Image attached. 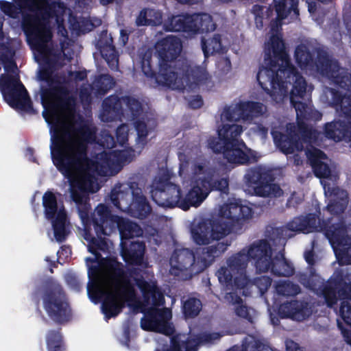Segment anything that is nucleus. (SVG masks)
Instances as JSON below:
<instances>
[{
	"label": "nucleus",
	"instance_id": "13d9d810",
	"mask_svg": "<svg viewBox=\"0 0 351 351\" xmlns=\"http://www.w3.org/2000/svg\"><path fill=\"white\" fill-rule=\"evenodd\" d=\"M339 315L344 323L351 327V304L348 302H341Z\"/></svg>",
	"mask_w": 351,
	"mask_h": 351
},
{
	"label": "nucleus",
	"instance_id": "9b49d317",
	"mask_svg": "<svg viewBox=\"0 0 351 351\" xmlns=\"http://www.w3.org/2000/svg\"><path fill=\"white\" fill-rule=\"evenodd\" d=\"M43 305L48 317L62 325L72 318V309L63 287L58 283L47 285L42 293Z\"/></svg>",
	"mask_w": 351,
	"mask_h": 351
},
{
	"label": "nucleus",
	"instance_id": "39448f33",
	"mask_svg": "<svg viewBox=\"0 0 351 351\" xmlns=\"http://www.w3.org/2000/svg\"><path fill=\"white\" fill-rule=\"evenodd\" d=\"M207 184L203 177L196 179L183 196L180 185L172 183L169 178L156 177L151 184L150 193L152 200L160 207L179 208L186 211L191 207H199L208 197Z\"/></svg>",
	"mask_w": 351,
	"mask_h": 351
},
{
	"label": "nucleus",
	"instance_id": "f3484780",
	"mask_svg": "<svg viewBox=\"0 0 351 351\" xmlns=\"http://www.w3.org/2000/svg\"><path fill=\"white\" fill-rule=\"evenodd\" d=\"M136 300V291L130 280H125L121 289L106 292L101 304L102 313L106 319L117 317L122 312L125 302L131 306Z\"/></svg>",
	"mask_w": 351,
	"mask_h": 351
},
{
	"label": "nucleus",
	"instance_id": "338daca9",
	"mask_svg": "<svg viewBox=\"0 0 351 351\" xmlns=\"http://www.w3.org/2000/svg\"><path fill=\"white\" fill-rule=\"evenodd\" d=\"M156 312L161 325H165V323L168 322L171 317V313L167 308L158 309L154 308Z\"/></svg>",
	"mask_w": 351,
	"mask_h": 351
},
{
	"label": "nucleus",
	"instance_id": "7c9ffc66",
	"mask_svg": "<svg viewBox=\"0 0 351 351\" xmlns=\"http://www.w3.org/2000/svg\"><path fill=\"white\" fill-rule=\"evenodd\" d=\"M272 134L275 143L283 154L286 155L291 154L295 150L300 151L302 149V145L295 136L280 132H275Z\"/></svg>",
	"mask_w": 351,
	"mask_h": 351
},
{
	"label": "nucleus",
	"instance_id": "ea45409f",
	"mask_svg": "<svg viewBox=\"0 0 351 351\" xmlns=\"http://www.w3.org/2000/svg\"><path fill=\"white\" fill-rule=\"evenodd\" d=\"M114 78L108 74L98 75L93 82V89L97 96L105 95L114 86Z\"/></svg>",
	"mask_w": 351,
	"mask_h": 351
},
{
	"label": "nucleus",
	"instance_id": "e2e57ef3",
	"mask_svg": "<svg viewBox=\"0 0 351 351\" xmlns=\"http://www.w3.org/2000/svg\"><path fill=\"white\" fill-rule=\"evenodd\" d=\"M234 311L237 316L245 319L250 323L253 322V318L252 315L250 314L247 306L243 305V303L241 304H238L235 307Z\"/></svg>",
	"mask_w": 351,
	"mask_h": 351
},
{
	"label": "nucleus",
	"instance_id": "412c9836",
	"mask_svg": "<svg viewBox=\"0 0 351 351\" xmlns=\"http://www.w3.org/2000/svg\"><path fill=\"white\" fill-rule=\"evenodd\" d=\"M129 186L132 193V202L128 206L130 215L139 219H146L152 212L149 201L138 182H130Z\"/></svg>",
	"mask_w": 351,
	"mask_h": 351
},
{
	"label": "nucleus",
	"instance_id": "7ed1b4c3",
	"mask_svg": "<svg viewBox=\"0 0 351 351\" xmlns=\"http://www.w3.org/2000/svg\"><path fill=\"white\" fill-rule=\"evenodd\" d=\"M330 219H321L315 213H308L305 216L294 217L285 226L276 228L279 237H291L293 232L309 233L314 231H324L325 236L333 247L338 258L351 264V236L348 234V228L343 221L331 224Z\"/></svg>",
	"mask_w": 351,
	"mask_h": 351
},
{
	"label": "nucleus",
	"instance_id": "dca6fc26",
	"mask_svg": "<svg viewBox=\"0 0 351 351\" xmlns=\"http://www.w3.org/2000/svg\"><path fill=\"white\" fill-rule=\"evenodd\" d=\"M97 213V215L106 219L102 227L103 233H101V238L109 236L117 229L119 232L121 241H128L130 239L138 237L143 234V230L138 223L112 214L110 206H101Z\"/></svg>",
	"mask_w": 351,
	"mask_h": 351
},
{
	"label": "nucleus",
	"instance_id": "8fccbe9b",
	"mask_svg": "<svg viewBox=\"0 0 351 351\" xmlns=\"http://www.w3.org/2000/svg\"><path fill=\"white\" fill-rule=\"evenodd\" d=\"M157 12L154 9L143 8L136 19V25L138 27L154 25L156 23L152 19Z\"/></svg>",
	"mask_w": 351,
	"mask_h": 351
},
{
	"label": "nucleus",
	"instance_id": "f257e3e1",
	"mask_svg": "<svg viewBox=\"0 0 351 351\" xmlns=\"http://www.w3.org/2000/svg\"><path fill=\"white\" fill-rule=\"evenodd\" d=\"M253 214L251 207L241 202H230L221 206L219 218L204 219L191 229L194 243L207 246L197 247L195 252L188 248L176 249L170 258L172 269L189 271L193 274L204 271L232 243L231 240H219L232 232L241 234L244 223Z\"/></svg>",
	"mask_w": 351,
	"mask_h": 351
},
{
	"label": "nucleus",
	"instance_id": "c756f323",
	"mask_svg": "<svg viewBox=\"0 0 351 351\" xmlns=\"http://www.w3.org/2000/svg\"><path fill=\"white\" fill-rule=\"evenodd\" d=\"M307 303L293 300L281 304L278 308V314L281 318L291 317L304 319Z\"/></svg>",
	"mask_w": 351,
	"mask_h": 351
},
{
	"label": "nucleus",
	"instance_id": "3c124183",
	"mask_svg": "<svg viewBox=\"0 0 351 351\" xmlns=\"http://www.w3.org/2000/svg\"><path fill=\"white\" fill-rule=\"evenodd\" d=\"M232 271L228 267H221L217 271L219 282L226 287L227 289L233 288V275Z\"/></svg>",
	"mask_w": 351,
	"mask_h": 351
},
{
	"label": "nucleus",
	"instance_id": "f8f14e48",
	"mask_svg": "<svg viewBox=\"0 0 351 351\" xmlns=\"http://www.w3.org/2000/svg\"><path fill=\"white\" fill-rule=\"evenodd\" d=\"M0 91L4 100L12 108L29 114H36L28 93L18 75L1 74Z\"/></svg>",
	"mask_w": 351,
	"mask_h": 351
},
{
	"label": "nucleus",
	"instance_id": "5701e85b",
	"mask_svg": "<svg viewBox=\"0 0 351 351\" xmlns=\"http://www.w3.org/2000/svg\"><path fill=\"white\" fill-rule=\"evenodd\" d=\"M291 87L289 93L290 102L295 108L298 119H308V108L306 103L297 100L302 99L306 93L307 83L300 73L289 85Z\"/></svg>",
	"mask_w": 351,
	"mask_h": 351
},
{
	"label": "nucleus",
	"instance_id": "79ce46f5",
	"mask_svg": "<svg viewBox=\"0 0 351 351\" xmlns=\"http://www.w3.org/2000/svg\"><path fill=\"white\" fill-rule=\"evenodd\" d=\"M101 55L111 69H117L119 65L118 54L115 47L112 44H106L101 47Z\"/></svg>",
	"mask_w": 351,
	"mask_h": 351
},
{
	"label": "nucleus",
	"instance_id": "4be33fe9",
	"mask_svg": "<svg viewBox=\"0 0 351 351\" xmlns=\"http://www.w3.org/2000/svg\"><path fill=\"white\" fill-rule=\"evenodd\" d=\"M271 48L273 56L271 54L270 49L265 52L264 60L266 64L272 66L281 65L282 67H295L291 62L289 54L285 49V44L281 37L278 35H272L270 38Z\"/></svg>",
	"mask_w": 351,
	"mask_h": 351
},
{
	"label": "nucleus",
	"instance_id": "052dcab7",
	"mask_svg": "<svg viewBox=\"0 0 351 351\" xmlns=\"http://www.w3.org/2000/svg\"><path fill=\"white\" fill-rule=\"evenodd\" d=\"M192 76L195 85L204 84L208 80V73L199 69L193 70Z\"/></svg>",
	"mask_w": 351,
	"mask_h": 351
},
{
	"label": "nucleus",
	"instance_id": "bf43d9fd",
	"mask_svg": "<svg viewBox=\"0 0 351 351\" xmlns=\"http://www.w3.org/2000/svg\"><path fill=\"white\" fill-rule=\"evenodd\" d=\"M116 157L117 160L120 162L129 163L136 157L135 150L132 148H129L119 151Z\"/></svg>",
	"mask_w": 351,
	"mask_h": 351
},
{
	"label": "nucleus",
	"instance_id": "49530a36",
	"mask_svg": "<svg viewBox=\"0 0 351 351\" xmlns=\"http://www.w3.org/2000/svg\"><path fill=\"white\" fill-rule=\"evenodd\" d=\"M134 128L137 133L136 145L138 148L143 149L147 143L149 130L145 121L136 120L134 121Z\"/></svg>",
	"mask_w": 351,
	"mask_h": 351
},
{
	"label": "nucleus",
	"instance_id": "69168bd1",
	"mask_svg": "<svg viewBox=\"0 0 351 351\" xmlns=\"http://www.w3.org/2000/svg\"><path fill=\"white\" fill-rule=\"evenodd\" d=\"M156 312L161 325H165V323L168 322L171 317V313L167 308L158 309L154 308Z\"/></svg>",
	"mask_w": 351,
	"mask_h": 351
},
{
	"label": "nucleus",
	"instance_id": "72a5a7b5",
	"mask_svg": "<svg viewBox=\"0 0 351 351\" xmlns=\"http://www.w3.org/2000/svg\"><path fill=\"white\" fill-rule=\"evenodd\" d=\"M138 288L142 293L143 298L146 302L152 300L155 306H160L163 304L164 296L158 288L154 284L149 282L140 281L138 283Z\"/></svg>",
	"mask_w": 351,
	"mask_h": 351
},
{
	"label": "nucleus",
	"instance_id": "e433bc0d",
	"mask_svg": "<svg viewBox=\"0 0 351 351\" xmlns=\"http://www.w3.org/2000/svg\"><path fill=\"white\" fill-rule=\"evenodd\" d=\"M182 313L185 319L196 317L202 308V301L195 297L189 296L186 299H182Z\"/></svg>",
	"mask_w": 351,
	"mask_h": 351
},
{
	"label": "nucleus",
	"instance_id": "a18cd8bd",
	"mask_svg": "<svg viewBox=\"0 0 351 351\" xmlns=\"http://www.w3.org/2000/svg\"><path fill=\"white\" fill-rule=\"evenodd\" d=\"M321 294L328 307L331 308L337 304L338 290L335 284L328 282L324 285L321 289Z\"/></svg>",
	"mask_w": 351,
	"mask_h": 351
},
{
	"label": "nucleus",
	"instance_id": "4468645a",
	"mask_svg": "<svg viewBox=\"0 0 351 351\" xmlns=\"http://www.w3.org/2000/svg\"><path fill=\"white\" fill-rule=\"evenodd\" d=\"M260 252L261 257L256 262V269L259 273L270 271L276 276L290 277L295 274V268L291 263L288 261L282 252H279L272 258V249L269 243L261 239L259 247L252 249L251 253Z\"/></svg>",
	"mask_w": 351,
	"mask_h": 351
},
{
	"label": "nucleus",
	"instance_id": "58836bf2",
	"mask_svg": "<svg viewBox=\"0 0 351 351\" xmlns=\"http://www.w3.org/2000/svg\"><path fill=\"white\" fill-rule=\"evenodd\" d=\"M43 206L44 214L47 219H53L57 216L59 211L57 197L50 191H46L43 196Z\"/></svg>",
	"mask_w": 351,
	"mask_h": 351
},
{
	"label": "nucleus",
	"instance_id": "37998d69",
	"mask_svg": "<svg viewBox=\"0 0 351 351\" xmlns=\"http://www.w3.org/2000/svg\"><path fill=\"white\" fill-rule=\"evenodd\" d=\"M208 182L206 188L209 190V194L213 191H220L223 193L228 192V180L221 178L215 179L213 175H207L203 177Z\"/></svg>",
	"mask_w": 351,
	"mask_h": 351
},
{
	"label": "nucleus",
	"instance_id": "864d4df0",
	"mask_svg": "<svg viewBox=\"0 0 351 351\" xmlns=\"http://www.w3.org/2000/svg\"><path fill=\"white\" fill-rule=\"evenodd\" d=\"M314 174L319 178H327L331 174L330 169L328 164L321 161L311 165Z\"/></svg>",
	"mask_w": 351,
	"mask_h": 351
},
{
	"label": "nucleus",
	"instance_id": "f03ea898",
	"mask_svg": "<svg viewBox=\"0 0 351 351\" xmlns=\"http://www.w3.org/2000/svg\"><path fill=\"white\" fill-rule=\"evenodd\" d=\"M1 11L9 18L18 19L21 15V28L29 43L40 54L48 56L52 33L49 26L51 19L58 23L66 10L63 2L48 0L0 1Z\"/></svg>",
	"mask_w": 351,
	"mask_h": 351
},
{
	"label": "nucleus",
	"instance_id": "0e129e2a",
	"mask_svg": "<svg viewBox=\"0 0 351 351\" xmlns=\"http://www.w3.org/2000/svg\"><path fill=\"white\" fill-rule=\"evenodd\" d=\"M180 60L178 61V62H174V65L172 66L173 67L175 68V71H178L179 73H180L181 74L179 75V77H180L182 79V81L183 82L184 84V88L181 90L182 91H183L185 88H186V86L188 85V82L189 81V73H188V71H189V69H188V66H186V68H177V66L180 65Z\"/></svg>",
	"mask_w": 351,
	"mask_h": 351
},
{
	"label": "nucleus",
	"instance_id": "423d86ee",
	"mask_svg": "<svg viewBox=\"0 0 351 351\" xmlns=\"http://www.w3.org/2000/svg\"><path fill=\"white\" fill-rule=\"evenodd\" d=\"M158 53L159 71L156 72L152 64V57H144L141 62V69L144 75L152 82V86H167L175 90H182L184 84L179 77L181 74L175 71L171 62L180 55L182 43L180 38L169 36L162 39L156 45Z\"/></svg>",
	"mask_w": 351,
	"mask_h": 351
},
{
	"label": "nucleus",
	"instance_id": "6e6d98bb",
	"mask_svg": "<svg viewBox=\"0 0 351 351\" xmlns=\"http://www.w3.org/2000/svg\"><path fill=\"white\" fill-rule=\"evenodd\" d=\"M299 289L298 285L290 282H282L277 287L278 292L283 295H295Z\"/></svg>",
	"mask_w": 351,
	"mask_h": 351
},
{
	"label": "nucleus",
	"instance_id": "09e8293b",
	"mask_svg": "<svg viewBox=\"0 0 351 351\" xmlns=\"http://www.w3.org/2000/svg\"><path fill=\"white\" fill-rule=\"evenodd\" d=\"M122 101L125 104L133 119L138 117L143 112V106L141 101L132 96L122 97Z\"/></svg>",
	"mask_w": 351,
	"mask_h": 351
},
{
	"label": "nucleus",
	"instance_id": "6ab92c4d",
	"mask_svg": "<svg viewBox=\"0 0 351 351\" xmlns=\"http://www.w3.org/2000/svg\"><path fill=\"white\" fill-rule=\"evenodd\" d=\"M41 103L45 109L68 110L74 105L73 97L69 96L68 88L59 80L40 88Z\"/></svg>",
	"mask_w": 351,
	"mask_h": 351
},
{
	"label": "nucleus",
	"instance_id": "c03bdc74",
	"mask_svg": "<svg viewBox=\"0 0 351 351\" xmlns=\"http://www.w3.org/2000/svg\"><path fill=\"white\" fill-rule=\"evenodd\" d=\"M160 326L161 324L154 308L150 309L145 314V317L141 319V326L144 330L156 332Z\"/></svg>",
	"mask_w": 351,
	"mask_h": 351
},
{
	"label": "nucleus",
	"instance_id": "4c0bfd02",
	"mask_svg": "<svg viewBox=\"0 0 351 351\" xmlns=\"http://www.w3.org/2000/svg\"><path fill=\"white\" fill-rule=\"evenodd\" d=\"M275 10L279 19H286L291 12L299 15L298 0H274Z\"/></svg>",
	"mask_w": 351,
	"mask_h": 351
},
{
	"label": "nucleus",
	"instance_id": "393cba45",
	"mask_svg": "<svg viewBox=\"0 0 351 351\" xmlns=\"http://www.w3.org/2000/svg\"><path fill=\"white\" fill-rule=\"evenodd\" d=\"M121 256L128 265H144L145 244L143 241H121Z\"/></svg>",
	"mask_w": 351,
	"mask_h": 351
},
{
	"label": "nucleus",
	"instance_id": "603ef678",
	"mask_svg": "<svg viewBox=\"0 0 351 351\" xmlns=\"http://www.w3.org/2000/svg\"><path fill=\"white\" fill-rule=\"evenodd\" d=\"M240 111L237 108V104L235 106H226L221 114V119L228 121H237L241 119L239 114Z\"/></svg>",
	"mask_w": 351,
	"mask_h": 351
},
{
	"label": "nucleus",
	"instance_id": "20e7f679",
	"mask_svg": "<svg viewBox=\"0 0 351 351\" xmlns=\"http://www.w3.org/2000/svg\"><path fill=\"white\" fill-rule=\"evenodd\" d=\"M51 130V158H57L60 166L66 169L68 165L80 166L92 162L88 156V144L93 141L95 134L88 125L77 129L80 138L75 141L64 123H56Z\"/></svg>",
	"mask_w": 351,
	"mask_h": 351
},
{
	"label": "nucleus",
	"instance_id": "ddd939ff",
	"mask_svg": "<svg viewBox=\"0 0 351 351\" xmlns=\"http://www.w3.org/2000/svg\"><path fill=\"white\" fill-rule=\"evenodd\" d=\"M246 185L253 194L261 197H279L283 191L275 183L276 176L271 169L257 165L250 168L244 176Z\"/></svg>",
	"mask_w": 351,
	"mask_h": 351
},
{
	"label": "nucleus",
	"instance_id": "b1692460",
	"mask_svg": "<svg viewBox=\"0 0 351 351\" xmlns=\"http://www.w3.org/2000/svg\"><path fill=\"white\" fill-rule=\"evenodd\" d=\"M325 193L328 199L326 206L327 210L333 215H340L346 210L349 203L347 191L339 186H324Z\"/></svg>",
	"mask_w": 351,
	"mask_h": 351
},
{
	"label": "nucleus",
	"instance_id": "c85d7f7f",
	"mask_svg": "<svg viewBox=\"0 0 351 351\" xmlns=\"http://www.w3.org/2000/svg\"><path fill=\"white\" fill-rule=\"evenodd\" d=\"M54 237L58 243L66 241L70 234V223L64 207L59 209L57 216L51 219Z\"/></svg>",
	"mask_w": 351,
	"mask_h": 351
},
{
	"label": "nucleus",
	"instance_id": "473e14b6",
	"mask_svg": "<svg viewBox=\"0 0 351 351\" xmlns=\"http://www.w3.org/2000/svg\"><path fill=\"white\" fill-rule=\"evenodd\" d=\"M45 343L47 351H66L61 328L48 330L45 334Z\"/></svg>",
	"mask_w": 351,
	"mask_h": 351
},
{
	"label": "nucleus",
	"instance_id": "4d7b16f0",
	"mask_svg": "<svg viewBox=\"0 0 351 351\" xmlns=\"http://www.w3.org/2000/svg\"><path fill=\"white\" fill-rule=\"evenodd\" d=\"M129 127L127 124L120 125L116 130V138L117 143L124 146L128 141Z\"/></svg>",
	"mask_w": 351,
	"mask_h": 351
},
{
	"label": "nucleus",
	"instance_id": "bb28decb",
	"mask_svg": "<svg viewBox=\"0 0 351 351\" xmlns=\"http://www.w3.org/2000/svg\"><path fill=\"white\" fill-rule=\"evenodd\" d=\"M122 97L112 95L102 102L101 117L104 121L110 122L120 119L123 114Z\"/></svg>",
	"mask_w": 351,
	"mask_h": 351
},
{
	"label": "nucleus",
	"instance_id": "774afa93",
	"mask_svg": "<svg viewBox=\"0 0 351 351\" xmlns=\"http://www.w3.org/2000/svg\"><path fill=\"white\" fill-rule=\"evenodd\" d=\"M129 271L130 276L133 278L137 287L138 283L140 281L147 282L143 276V272H144V271H143L141 269L138 267H132L129 270Z\"/></svg>",
	"mask_w": 351,
	"mask_h": 351
},
{
	"label": "nucleus",
	"instance_id": "0eeeda50",
	"mask_svg": "<svg viewBox=\"0 0 351 351\" xmlns=\"http://www.w3.org/2000/svg\"><path fill=\"white\" fill-rule=\"evenodd\" d=\"M243 127L237 124H224L218 130V137L208 139V147L215 154H223V158L230 163L246 165L250 161L249 149L239 137Z\"/></svg>",
	"mask_w": 351,
	"mask_h": 351
},
{
	"label": "nucleus",
	"instance_id": "1a4fd4ad",
	"mask_svg": "<svg viewBox=\"0 0 351 351\" xmlns=\"http://www.w3.org/2000/svg\"><path fill=\"white\" fill-rule=\"evenodd\" d=\"M300 72L296 67H282L281 65L272 66L262 65L256 75L260 87L270 96L273 101L281 103L288 97L289 85Z\"/></svg>",
	"mask_w": 351,
	"mask_h": 351
},
{
	"label": "nucleus",
	"instance_id": "5fc2aeb1",
	"mask_svg": "<svg viewBox=\"0 0 351 351\" xmlns=\"http://www.w3.org/2000/svg\"><path fill=\"white\" fill-rule=\"evenodd\" d=\"M307 158L310 162L311 165L315 164L316 162H321L322 159L327 158L326 154L321 149L312 147L306 152Z\"/></svg>",
	"mask_w": 351,
	"mask_h": 351
},
{
	"label": "nucleus",
	"instance_id": "c9c22d12",
	"mask_svg": "<svg viewBox=\"0 0 351 351\" xmlns=\"http://www.w3.org/2000/svg\"><path fill=\"white\" fill-rule=\"evenodd\" d=\"M193 20L194 35L213 32L216 29V25L209 14L195 13Z\"/></svg>",
	"mask_w": 351,
	"mask_h": 351
},
{
	"label": "nucleus",
	"instance_id": "6e6552de",
	"mask_svg": "<svg viewBox=\"0 0 351 351\" xmlns=\"http://www.w3.org/2000/svg\"><path fill=\"white\" fill-rule=\"evenodd\" d=\"M76 204L79 217L84 227V239L88 243V251L95 258L101 256L99 251L106 252L108 250V243L105 238H101L102 227L105 223V218L98 215V210L101 206H108L104 204H99L95 208L93 213H90L91 206L89 203V197H82L77 201L71 198Z\"/></svg>",
	"mask_w": 351,
	"mask_h": 351
},
{
	"label": "nucleus",
	"instance_id": "a19ab883",
	"mask_svg": "<svg viewBox=\"0 0 351 351\" xmlns=\"http://www.w3.org/2000/svg\"><path fill=\"white\" fill-rule=\"evenodd\" d=\"M202 48L206 58L210 55L219 53L222 48L221 38L219 34H215L213 38L202 39Z\"/></svg>",
	"mask_w": 351,
	"mask_h": 351
},
{
	"label": "nucleus",
	"instance_id": "a878e982",
	"mask_svg": "<svg viewBox=\"0 0 351 351\" xmlns=\"http://www.w3.org/2000/svg\"><path fill=\"white\" fill-rule=\"evenodd\" d=\"M193 23V14L173 15L165 21L163 28L166 32H182L193 36L195 30Z\"/></svg>",
	"mask_w": 351,
	"mask_h": 351
},
{
	"label": "nucleus",
	"instance_id": "aec40b11",
	"mask_svg": "<svg viewBox=\"0 0 351 351\" xmlns=\"http://www.w3.org/2000/svg\"><path fill=\"white\" fill-rule=\"evenodd\" d=\"M261 245V240H258L253 243L248 249L243 248L238 253H236L227 259V265L234 274L243 275L246 273V268L250 260L254 261V266L256 267V262L261 257L260 252H255L251 253L252 249L258 248Z\"/></svg>",
	"mask_w": 351,
	"mask_h": 351
},
{
	"label": "nucleus",
	"instance_id": "680f3d73",
	"mask_svg": "<svg viewBox=\"0 0 351 351\" xmlns=\"http://www.w3.org/2000/svg\"><path fill=\"white\" fill-rule=\"evenodd\" d=\"M250 278L245 274L238 276H235L233 278V287H235L237 289H243L245 287L250 288Z\"/></svg>",
	"mask_w": 351,
	"mask_h": 351
},
{
	"label": "nucleus",
	"instance_id": "cd10ccee",
	"mask_svg": "<svg viewBox=\"0 0 351 351\" xmlns=\"http://www.w3.org/2000/svg\"><path fill=\"white\" fill-rule=\"evenodd\" d=\"M320 52L328 53L322 49H317L316 51V57L314 58L313 54L305 45H299L295 50V58L296 62L302 69H308L315 71L319 74L318 56Z\"/></svg>",
	"mask_w": 351,
	"mask_h": 351
},
{
	"label": "nucleus",
	"instance_id": "de8ad7c7",
	"mask_svg": "<svg viewBox=\"0 0 351 351\" xmlns=\"http://www.w3.org/2000/svg\"><path fill=\"white\" fill-rule=\"evenodd\" d=\"M272 279L267 276H261L254 278H250V288L254 287L260 295H263L270 287Z\"/></svg>",
	"mask_w": 351,
	"mask_h": 351
},
{
	"label": "nucleus",
	"instance_id": "2eb2a0df",
	"mask_svg": "<svg viewBox=\"0 0 351 351\" xmlns=\"http://www.w3.org/2000/svg\"><path fill=\"white\" fill-rule=\"evenodd\" d=\"M53 162L58 170L69 180L70 184L71 197L79 201L82 197H88V193H93L92 186L93 181L90 176L85 173L90 169L93 163L89 162L87 165L77 166L68 165L67 169L60 165L57 158H52Z\"/></svg>",
	"mask_w": 351,
	"mask_h": 351
},
{
	"label": "nucleus",
	"instance_id": "a211bd4d",
	"mask_svg": "<svg viewBox=\"0 0 351 351\" xmlns=\"http://www.w3.org/2000/svg\"><path fill=\"white\" fill-rule=\"evenodd\" d=\"M319 75L329 79L340 88L351 90V73L340 66L328 53L320 52L318 56Z\"/></svg>",
	"mask_w": 351,
	"mask_h": 351
},
{
	"label": "nucleus",
	"instance_id": "9d476101",
	"mask_svg": "<svg viewBox=\"0 0 351 351\" xmlns=\"http://www.w3.org/2000/svg\"><path fill=\"white\" fill-rule=\"evenodd\" d=\"M330 95L329 106L340 108L346 121L344 120L333 121L326 123L324 126V134L328 139L335 142L341 141H351V93L342 95L338 90L328 88Z\"/></svg>",
	"mask_w": 351,
	"mask_h": 351
},
{
	"label": "nucleus",
	"instance_id": "2f4dec72",
	"mask_svg": "<svg viewBox=\"0 0 351 351\" xmlns=\"http://www.w3.org/2000/svg\"><path fill=\"white\" fill-rule=\"evenodd\" d=\"M105 266L110 276L115 280L114 289H121L124 281L128 280L124 266L122 263L117 261L114 257H110L106 259Z\"/></svg>",
	"mask_w": 351,
	"mask_h": 351
},
{
	"label": "nucleus",
	"instance_id": "f704fd0d",
	"mask_svg": "<svg viewBox=\"0 0 351 351\" xmlns=\"http://www.w3.org/2000/svg\"><path fill=\"white\" fill-rule=\"evenodd\" d=\"M264 106L262 103L253 101H241L237 104V108L243 120H252L263 114Z\"/></svg>",
	"mask_w": 351,
	"mask_h": 351
}]
</instances>
